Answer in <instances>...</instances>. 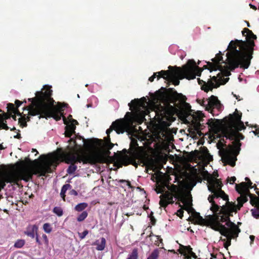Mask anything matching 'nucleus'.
Wrapping results in <instances>:
<instances>
[{
    "mask_svg": "<svg viewBox=\"0 0 259 259\" xmlns=\"http://www.w3.org/2000/svg\"><path fill=\"white\" fill-rule=\"evenodd\" d=\"M159 255V250L158 249H155L147 259H156Z\"/></svg>",
    "mask_w": 259,
    "mask_h": 259,
    "instance_id": "21",
    "label": "nucleus"
},
{
    "mask_svg": "<svg viewBox=\"0 0 259 259\" xmlns=\"http://www.w3.org/2000/svg\"><path fill=\"white\" fill-rule=\"evenodd\" d=\"M249 6H250V7H251V8H253V9H256L255 7V6H253V5H252L251 4H250V5H249Z\"/></svg>",
    "mask_w": 259,
    "mask_h": 259,
    "instance_id": "38",
    "label": "nucleus"
},
{
    "mask_svg": "<svg viewBox=\"0 0 259 259\" xmlns=\"http://www.w3.org/2000/svg\"><path fill=\"white\" fill-rule=\"evenodd\" d=\"M138 250L135 248L133 250L132 253L128 255L127 259H138Z\"/></svg>",
    "mask_w": 259,
    "mask_h": 259,
    "instance_id": "20",
    "label": "nucleus"
},
{
    "mask_svg": "<svg viewBox=\"0 0 259 259\" xmlns=\"http://www.w3.org/2000/svg\"><path fill=\"white\" fill-rule=\"evenodd\" d=\"M139 129L141 131V132H142V130L141 129V127H139Z\"/></svg>",
    "mask_w": 259,
    "mask_h": 259,
    "instance_id": "44",
    "label": "nucleus"
},
{
    "mask_svg": "<svg viewBox=\"0 0 259 259\" xmlns=\"http://www.w3.org/2000/svg\"><path fill=\"white\" fill-rule=\"evenodd\" d=\"M222 153V159L225 164H229L231 166L235 165V162L237 160L236 155L234 153V149L233 147H230L228 149H223L220 151Z\"/></svg>",
    "mask_w": 259,
    "mask_h": 259,
    "instance_id": "10",
    "label": "nucleus"
},
{
    "mask_svg": "<svg viewBox=\"0 0 259 259\" xmlns=\"http://www.w3.org/2000/svg\"><path fill=\"white\" fill-rule=\"evenodd\" d=\"M249 238H250V240H251L250 243L251 244L253 242V241H254L255 237L254 236H253V235H250Z\"/></svg>",
    "mask_w": 259,
    "mask_h": 259,
    "instance_id": "37",
    "label": "nucleus"
},
{
    "mask_svg": "<svg viewBox=\"0 0 259 259\" xmlns=\"http://www.w3.org/2000/svg\"><path fill=\"white\" fill-rule=\"evenodd\" d=\"M68 148L69 151L67 152L51 153L41 161L35 160L34 165L24 164L17 171L0 177V191L4 188L6 183L18 184V182L21 180L29 181L33 175L45 176L47 173L51 172V166H56L62 158H64L68 163L82 162V139H70Z\"/></svg>",
    "mask_w": 259,
    "mask_h": 259,
    "instance_id": "4",
    "label": "nucleus"
},
{
    "mask_svg": "<svg viewBox=\"0 0 259 259\" xmlns=\"http://www.w3.org/2000/svg\"><path fill=\"white\" fill-rule=\"evenodd\" d=\"M180 253L185 256L187 259H196L197 256L192 251V248L190 246H184L180 244V248L178 249Z\"/></svg>",
    "mask_w": 259,
    "mask_h": 259,
    "instance_id": "12",
    "label": "nucleus"
},
{
    "mask_svg": "<svg viewBox=\"0 0 259 259\" xmlns=\"http://www.w3.org/2000/svg\"><path fill=\"white\" fill-rule=\"evenodd\" d=\"M88 216V213L87 211H84L77 217V221L78 222H81L83 221Z\"/></svg>",
    "mask_w": 259,
    "mask_h": 259,
    "instance_id": "24",
    "label": "nucleus"
},
{
    "mask_svg": "<svg viewBox=\"0 0 259 259\" xmlns=\"http://www.w3.org/2000/svg\"><path fill=\"white\" fill-rule=\"evenodd\" d=\"M44 231L48 234L50 233L53 230L51 225L49 223H45L42 227Z\"/></svg>",
    "mask_w": 259,
    "mask_h": 259,
    "instance_id": "19",
    "label": "nucleus"
},
{
    "mask_svg": "<svg viewBox=\"0 0 259 259\" xmlns=\"http://www.w3.org/2000/svg\"><path fill=\"white\" fill-rule=\"evenodd\" d=\"M157 193H161L163 192V190L162 188H160L159 187H157L156 189Z\"/></svg>",
    "mask_w": 259,
    "mask_h": 259,
    "instance_id": "33",
    "label": "nucleus"
},
{
    "mask_svg": "<svg viewBox=\"0 0 259 259\" xmlns=\"http://www.w3.org/2000/svg\"><path fill=\"white\" fill-rule=\"evenodd\" d=\"M211 257L210 259H216L217 258V257L215 256L212 255V254H211Z\"/></svg>",
    "mask_w": 259,
    "mask_h": 259,
    "instance_id": "40",
    "label": "nucleus"
},
{
    "mask_svg": "<svg viewBox=\"0 0 259 259\" xmlns=\"http://www.w3.org/2000/svg\"><path fill=\"white\" fill-rule=\"evenodd\" d=\"M106 239L102 237L100 239L97 240L92 245H96V249L99 251H102L105 249L106 246Z\"/></svg>",
    "mask_w": 259,
    "mask_h": 259,
    "instance_id": "15",
    "label": "nucleus"
},
{
    "mask_svg": "<svg viewBox=\"0 0 259 259\" xmlns=\"http://www.w3.org/2000/svg\"><path fill=\"white\" fill-rule=\"evenodd\" d=\"M242 35L245 36L246 41L235 39L229 43L226 53V59L224 61L222 54L220 52L212 59V62H207L210 72L219 71L217 76H213L207 82L197 78L201 89L207 92L213 88L224 84L229 80L227 76L231 73L229 69H234L239 66L247 69L250 64L254 46V40L256 36L248 28H244L242 31Z\"/></svg>",
    "mask_w": 259,
    "mask_h": 259,
    "instance_id": "3",
    "label": "nucleus"
},
{
    "mask_svg": "<svg viewBox=\"0 0 259 259\" xmlns=\"http://www.w3.org/2000/svg\"><path fill=\"white\" fill-rule=\"evenodd\" d=\"M194 185H195V184L193 185L192 186L191 188H192L193 187H194Z\"/></svg>",
    "mask_w": 259,
    "mask_h": 259,
    "instance_id": "47",
    "label": "nucleus"
},
{
    "mask_svg": "<svg viewBox=\"0 0 259 259\" xmlns=\"http://www.w3.org/2000/svg\"><path fill=\"white\" fill-rule=\"evenodd\" d=\"M89 232L88 230L84 231L81 234L79 233L80 239H83L88 234Z\"/></svg>",
    "mask_w": 259,
    "mask_h": 259,
    "instance_id": "30",
    "label": "nucleus"
},
{
    "mask_svg": "<svg viewBox=\"0 0 259 259\" xmlns=\"http://www.w3.org/2000/svg\"><path fill=\"white\" fill-rule=\"evenodd\" d=\"M160 204L161 206L165 207L168 204L172 203L173 201V195L169 192L166 191L162 193L160 196Z\"/></svg>",
    "mask_w": 259,
    "mask_h": 259,
    "instance_id": "13",
    "label": "nucleus"
},
{
    "mask_svg": "<svg viewBox=\"0 0 259 259\" xmlns=\"http://www.w3.org/2000/svg\"><path fill=\"white\" fill-rule=\"evenodd\" d=\"M147 103L146 101L141 102L138 99L132 100L128 103L131 110L134 112L132 114L127 112L125 115L127 120L124 119H117L113 122L110 128L106 131L109 135L113 130L117 134L123 133L128 128L130 124L134 122L139 124L145 119V116L148 113L152 121L164 125H169V123L174 121V115L179 116L184 122L190 124L195 129L200 128L201 121L204 117L203 114L200 111L192 112L190 106L187 104H183L176 106L168 105L166 106H158L154 110L149 112L146 109Z\"/></svg>",
    "mask_w": 259,
    "mask_h": 259,
    "instance_id": "2",
    "label": "nucleus"
},
{
    "mask_svg": "<svg viewBox=\"0 0 259 259\" xmlns=\"http://www.w3.org/2000/svg\"><path fill=\"white\" fill-rule=\"evenodd\" d=\"M42 238H43V239L44 240L45 244L46 245H49V239L48 238L46 234H43L42 235Z\"/></svg>",
    "mask_w": 259,
    "mask_h": 259,
    "instance_id": "31",
    "label": "nucleus"
},
{
    "mask_svg": "<svg viewBox=\"0 0 259 259\" xmlns=\"http://www.w3.org/2000/svg\"><path fill=\"white\" fill-rule=\"evenodd\" d=\"M238 79H239L240 81H241L242 80V79L240 77H239Z\"/></svg>",
    "mask_w": 259,
    "mask_h": 259,
    "instance_id": "42",
    "label": "nucleus"
},
{
    "mask_svg": "<svg viewBox=\"0 0 259 259\" xmlns=\"http://www.w3.org/2000/svg\"><path fill=\"white\" fill-rule=\"evenodd\" d=\"M252 215L256 219L259 218V208H254L251 210Z\"/></svg>",
    "mask_w": 259,
    "mask_h": 259,
    "instance_id": "26",
    "label": "nucleus"
},
{
    "mask_svg": "<svg viewBox=\"0 0 259 259\" xmlns=\"http://www.w3.org/2000/svg\"><path fill=\"white\" fill-rule=\"evenodd\" d=\"M122 182H126V183H127V185L128 186H130V183L129 182H128V181H122Z\"/></svg>",
    "mask_w": 259,
    "mask_h": 259,
    "instance_id": "39",
    "label": "nucleus"
},
{
    "mask_svg": "<svg viewBox=\"0 0 259 259\" xmlns=\"http://www.w3.org/2000/svg\"><path fill=\"white\" fill-rule=\"evenodd\" d=\"M70 195H75V196H76L77 195V192L74 190H71L70 191Z\"/></svg>",
    "mask_w": 259,
    "mask_h": 259,
    "instance_id": "34",
    "label": "nucleus"
},
{
    "mask_svg": "<svg viewBox=\"0 0 259 259\" xmlns=\"http://www.w3.org/2000/svg\"><path fill=\"white\" fill-rule=\"evenodd\" d=\"M123 151L124 153H128L132 159H139L142 152V148L139 146L137 140L133 138L131 139L128 150L124 149Z\"/></svg>",
    "mask_w": 259,
    "mask_h": 259,
    "instance_id": "11",
    "label": "nucleus"
},
{
    "mask_svg": "<svg viewBox=\"0 0 259 259\" xmlns=\"http://www.w3.org/2000/svg\"><path fill=\"white\" fill-rule=\"evenodd\" d=\"M203 176L208 182V190L213 193L209 196L208 200L211 203L210 209L213 214L208 215L206 226L226 237V239L221 237V240L224 242L225 248L228 249L231 245V239L237 238L240 232L239 227L230 221L229 216L240 209L243 204L247 201L248 188H252V183L246 178V180L248 182L236 185V189L241 194L237 198L238 204L236 205L228 201V196L222 190V184L218 179L207 171H204Z\"/></svg>",
    "mask_w": 259,
    "mask_h": 259,
    "instance_id": "1",
    "label": "nucleus"
},
{
    "mask_svg": "<svg viewBox=\"0 0 259 259\" xmlns=\"http://www.w3.org/2000/svg\"><path fill=\"white\" fill-rule=\"evenodd\" d=\"M37 230L38 227L36 225L30 226L28 227L27 231L25 232V234L28 236L34 238L37 234Z\"/></svg>",
    "mask_w": 259,
    "mask_h": 259,
    "instance_id": "14",
    "label": "nucleus"
},
{
    "mask_svg": "<svg viewBox=\"0 0 259 259\" xmlns=\"http://www.w3.org/2000/svg\"><path fill=\"white\" fill-rule=\"evenodd\" d=\"M9 128L6 123L4 122L3 117H0V129L8 130Z\"/></svg>",
    "mask_w": 259,
    "mask_h": 259,
    "instance_id": "27",
    "label": "nucleus"
},
{
    "mask_svg": "<svg viewBox=\"0 0 259 259\" xmlns=\"http://www.w3.org/2000/svg\"><path fill=\"white\" fill-rule=\"evenodd\" d=\"M149 236L151 238V240L154 241V244L156 245L159 246V243L162 242V239L160 238L159 236L150 234Z\"/></svg>",
    "mask_w": 259,
    "mask_h": 259,
    "instance_id": "16",
    "label": "nucleus"
},
{
    "mask_svg": "<svg viewBox=\"0 0 259 259\" xmlns=\"http://www.w3.org/2000/svg\"><path fill=\"white\" fill-rule=\"evenodd\" d=\"M196 101L213 116L218 115L223 109V105L214 96H211L207 99H197Z\"/></svg>",
    "mask_w": 259,
    "mask_h": 259,
    "instance_id": "9",
    "label": "nucleus"
},
{
    "mask_svg": "<svg viewBox=\"0 0 259 259\" xmlns=\"http://www.w3.org/2000/svg\"><path fill=\"white\" fill-rule=\"evenodd\" d=\"M161 134L163 135V136H164V134L163 132L161 133Z\"/></svg>",
    "mask_w": 259,
    "mask_h": 259,
    "instance_id": "46",
    "label": "nucleus"
},
{
    "mask_svg": "<svg viewBox=\"0 0 259 259\" xmlns=\"http://www.w3.org/2000/svg\"><path fill=\"white\" fill-rule=\"evenodd\" d=\"M15 104L16 105L17 108H18V107H19L21 105L22 103L19 100H16L15 101Z\"/></svg>",
    "mask_w": 259,
    "mask_h": 259,
    "instance_id": "36",
    "label": "nucleus"
},
{
    "mask_svg": "<svg viewBox=\"0 0 259 259\" xmlns=\"http://www.w3.org/2000/svg\"><path fill=\"white\" fill-rule=\"evenodd\" d=\"M35 237L36 239V242L38 244L40 245L41 243L40 240H39L38 234H36Z\"/></svg>",
    "mask_w": 259,
    "mask_h": 259,
    "instance_id": "35",
    "label": "nucleus"
},
{
    "mask_svg": "<svg viewBox=\"0 0 259 259\" xmlns=\"http://www.w3.org/2000/svg\"><path fill=\"white\" fill-rule=\"evenodd\" d=\"M181 200L183 203V209H180L177 212V214L180 218L183 216V210L185 209L188 211L189 213H191L196 223L199 224H205L206 225V220L208 218L207 216L205 219H203L199 213L194 211L192 207V197L189 192H185L181 194L180 196Z\"/></svg>",
    "mask_w": 259,
    "mask_h": 259,
    "instance_id": "8",
    "label": "nucleus"
},
{
    "mask_svg": "<svg viewBox=\"0 0 259 259\" xmlns=\"http://www.w3.org/2000/svg\"><path fill=\"white\" fill-rule=\"evenodd\" d=\"M76 169V166L73 164L70 165L67 169V171L69 174H72L74 172Z\"/></svg>",
    "mask_w": 259,
    "mask_h": 259,
    "instance_id": "29",
    "label": "nucleus"
},
{
    "mask_svg": "<svg viewBox=\"0 0 259 259\" xmlns=\"http://www.w3.org/2000/svg\"><path fill=\"white\" fill-rule=\"evenodd\" d=\"M137 138L140 140L141 139V140L142 141V140H144V139L143 138H142L141 137H140L139 136L137 137Z\"/></svg>",
    "mask_w": 259,
    "mask_h": 259,
    "instance_id": "41",
    "label": "nucleus"
},
{
    "mask_svg": "<svg viewBox=\"0 0 259 259\" xmlns=\"http://www.w3.org/2000/svg\"><path fill=\"white\" fill-rule=\"evenodd\" d=\"M70 188L71 186L69 184H65L62 187L60 193V195L64 200H65V193L66 191Z\"/></svg>",
    "mask_w": 259,
    "mask_h": 259,
    "instance_id": "17",
    "label": "nucleus"
},
{
    "mask_svg": "<svg viewBox=\"0 0 259 259\" xmlns=\"http://www.w3.org/2000/svg\"><path fill=\"white\" fill-rule=\"evenodd\" d=\"M169 70L167 71L162 70L157 72L158 78L162 77L166 80L172 82L174 85H178L180 83L179 79L186 78L188 79H192L195 78L196 76H200L201 69L196 64L193 60H189L187 63L180 67H172L169 66ZM154 73L149 78L151 82L153 81L156 76Z\"/></svg>",
    "mask_w": 259,
    "mask_h": 259,
    "instance_id": "7",
    "label": "nucleus"
},
{
    "mask_svg": "<svg viewBox=\"0 0 259 259\" xmlns=\"http://www.w3.org/2000/svg\"><path fill=\"white\" fill-rule=\"evenodd\" d=\"M251 203L253 205L255 206V208H259V199L257 197H255L254 199H251Z\"/></svg>",
    "mask_w": 259,
    "mask_h": 259,
    "instance_id": "28",
    "label": "nucleus"
},
{
    "mask_svg": "<svg viewBox=\"0 0 259 259\" xmlns=\"http://www.w3.org/2000/svg\"><path fill=\"white\" fill-rule=\"evenodd\" d=\"M241 117V114L236 109L233 114L229 115L227 123H223L219 119L210 118L207 124L215 133L221 132L228 139L239 140L243 139V137L238 132L245 128Z\"/></svg>",
    "mask_w": 259,
    "mask_h": 259,
    "instance_id": "6",
    "label": "nucleus"
},
{
    "mask_svg": "<svg viewBox=\"0 0 259 259\" xmlns=\"http://www.w3.org/2000/svg\"><path fill=\"white\" fill-rule=\"evenodd\" d=\"M160 136H159V135L157 136V139H158L159 138H160Z\"/></svg>",
    "mask_w": 259,
    "mask_h": 259,
    "instance_id": "43",
    "label": "nucleus"
},
{
    "mask_svg": "<svg viewBox=\"0 0 259 259\" xmlns=\"http://www.w3.org/2000/svg\"><path fill=\"white\" fill-rule=\"evenodd\" d=\"M53 211L58 216H62L63 214V210L61 208L59 207H55L53 209Z\"/></svg>",
    "mask_w": 259,
    "mask_h": 259,
    "instance_id": "25",
    "label": "nucleus"
},
{
    "mask_svg": "<svg viewBox=\"0 0 259 259\" xmlns=\"http://www.w3.org/2000/svg\"><path fill=\"white\" fill-rule=\"evenodd\" d=\"M236 181V178L235 177H231L229 180H228V182L230 184H233L234 183V182Z\"/></svg>",
    "mask_w": 259,
    "mask_h": 259,
    "instance_id": "32",
    "label": "nucleus"
},
{
    "mask_svg": "<svg viewBox=\"0 0 259 259\" xmlns=\"http://www.w3.org/2000/svg\"><path fill=\"white\" fill-rule=\"evenodd\" d=\"M51 88V86L44 85L41 91L36 92L34 98L28 99L31 103L26 110L27 113H23L22 115L18 113L20 116L18 119L19 123L25 126L30 116L38 115L39 118L52 117L56 120H59L62 117L63 122L66 125L65 136L70 137L75 133V124L77 122L72 119L71 115H69L68 118L63 116L62 111L63 106L61 103H59L57 107L53 105L54 101L51 97L52 92Z\"/></svg>",
    "mask_w": 259,
    "mask_h": 259,
    "instance_id": "5",
    "label": "nucleus"
},
{
    "mask_svg": "<svg viewBox=\"0 0 259 259\" xmlns=\"http://www.w3.org/2000/svg\"><path fill=\"white\" fill-rule=\"evenodd\" d=\"M247 26H248V27H249V26H250L249 23H247Z\"/></svg>",
    "mask_w": 259,
    "mask_h": 259,
    "instance_id": "45",
    "label": "nucleus"
},
{
    "mask_svg": "<svg viewBox=\"0 0 259 259\" xmlns=\"http://www.w3.org/2000/svg\"><path fill=\"white\" fill-rule=\"evenodd\" d=\"M25 244V241L24 240L19 239L16 241L14 244V247L17 248H21L24 246Z\"/></svg>",
    "mask_w": 259,
    "mask_h": 259,
    "instance_id": "23",
    "label": "nucleus"
},
{
    "mask_svg": "<svg viewBox=\"0 0 259 259\" xmlns=\"http://www.w3.org/2000/svg\"><path fill=\"white\" fill-rule=\"evenodd\" d=\"M8 110L11 111L14 114H16L18 112L17 109L15 107L14 105L12 103H9L7 106Z\"/></svg>",
    "mask_w": 259,
    "mask_h": 259,
    "instance_id": "22",
    "label": "nucleus"
},
{
    "mask_svg": "<svg viewBox=\"0 0 259 259\" xmlns=\"http://www.w3.org/2000/svg\"><path fill=\"white\" fill-rule=\"evenodd\" d=\"M87 206L88 204L87 203H80L76 205L75 209L77 211H81L84 209Z\"/></svg>",
    "mask_w": 259,
    "mask_h": 259,
    "instance_id": "18",
    "label": "nucleus"
}]
</instances>
